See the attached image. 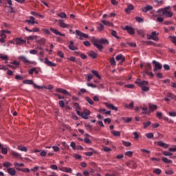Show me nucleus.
Masks as SVG:
<instances>
[{
    "label": "nucleus",
    "mask_w": 176,
    "mask_h": 176,
    "mask_svg": "<svg viewBox=\"0 0 176 176\" xmlns=\"http://www.w3.org/2000/svg\"><path fill=\"white\" fill-rule=\"evenodd\" d=\"M85 127L88 131H92L93 130V126L89 124H85Z\"/></svg>",
    "instance_id": "34"
},
{
    "label": "nucleus",
    "mask_w": 176,
    "mask_h": 176,
    "mask_svg": "<svg viewBox=\"0 0 176 176\" xmlns=\"http://www.w3.org/2000/svg\"><path fill=\"white\" fill-rule=\"evenodd\" d=\"M62 94H65V96H71V93L68 92L65 89H62Z\"/></svg>",
    "instance_id": "50"
},
{
    "label": "nucleus",
    "mask_w": 176,
    "mask_h": 176,
    "mask_svg": "<svg viewBox=\"0 0 176 176\" xmlns=\"http://www.w3.org/2000/svg\"><path fill=\"white\" fill-rule=\"evenodd\" d=\"M15 79H16V80H23V79H24V77L23 76L16 75Z\"/></svg>",
    "instance_id": "52"
},
{
    "label": "nucleus",
    "mask_w": 176,
    "mask_h": 176,
    "mask_svg": "<svg viewBox=\"0 0 176 176\" xmlns=\"http://www.w3.org/2000/svg\"><path fill=\"white\" fill-rule=\"evenodd\" d=\"M101 23H102L103 25H113V24L108 21L101 20Z\"/></svg>",
    "instance_id": "29"
},
{
    "label": "nucleus",
    "mask_w": 176,
    "mask_h": 176,
    "mask_svg": "<svg viewBox=\"0 0 176 176\" xmlns=\"http://www.w3.org/2000/svg\"><path fill=\"white\" fill-rule=\"evenodd\" d=\"M59 106L60 108H64L65 107V103H64V100L59 101Z\"/></svg>",
    "instance_id": "55"
},
{
    "label": "nucleus",
    "mask_w": 176,
    "mask_h": 176,
    "mask_svg": "<svg viewBox=\"0 0 176 176\" xmlns=\"http://www.w3.org/2000/svg\"><path fill=\"white\" fill-rule=\"evenodd\" d=\"M68 47H69V49L70 50H73V51H74V50H78V47H75V46H74V45H68Z\"/></svg>",
    "instance_id": "48"
},
{
    "label": "nucleus",
    "mask_w": 176,
    "mask_h": 176,
    "mask_svg": "<svg viewBox=\"0 0 176 176\" xmlns=\"http://www.w3.org/2000/svg\"><path fill=\"white\" fill-rule=\"evenodd\" d=\"M168 38L170 39L172 43L175 44V46H176V36H169Z\"/></svg>",
    "instance_id": "30"
},
{
    "label": "nucleus",
    "mask_w": 176,
    "mask_h": 176,
    "mask_svg": "<svg viewBox=\"0 0 176 176\" xmlns=\"http://www.w3.org/2000/svg\"><path fill=\"white\" fill-rule=\"evenodd\" d=\"M7 2L8 5H10V6L8 7L10 9V10H9L10 13H14V10L13 7H12V0H7Z\"/></svg>",
    "instance_id": "22"
},
{
    "label": "nucleus",
    "mask_w": 176,
    "mask_h": 176,
    "mask_svg": "<svg viewBox=\"0 0 176 176\" xmlns=\"http://www.w3.org/2000/svg\"><path fill=\"white\" fill-rule=\"evenodd\" d=\"M0 58H1V60H8L9 58L8 57L7 55H2L0 54Z\"/></svg>",
    "instance_id": "58"
},
{
    "label": "nucleus",
    "mask_w": 176,
    "mask_h": 176,
    "mask_svg": "<svg viewBox=\"0 0 176 176\" xmlns=\"http://www.w3.org/2000/svg\"><path fill=\"white\" fill-rule=\"evenodd\" d=\"M50 31L52 32H53L54 34H55V35H59L60 36H65V34L60 32L58 30L54 29V28H50Z\"/></svg>",
    "instance_id": "9"
},
{
    "label": "nucleus",
    "mask_w": 176,
    "mask_h": 176,
    "mask_svg": "<svg viewBox=\"0 0 176 176\" xmlns=\"http://www.w3.org/2000/svg\"><path fill=\"white\" fill-rule=\"evenodd\" d=\"M118 33L115 30L111 31V35L114 36V38H116V39H120V37L117 35Z\"/></svg>",
    "instance_id": "40"
},
{
    "label": "nucleus",
    "mask_w": 176,
    "mask_h": 176,
    "mask_svg": "<svg viewBox=\"0 0 176 176\" xmlns=\"http://www.w3.org/2000/svg\"><path fill=\"white\" fill-rule=\"evenodd\" d=\"M11 154L16 159H21V160H23V157H21V155L19 154V153L12 151Z\"/></svg>",
    "instance_id": "15"
},
{
    "label": "nucleus",
    "mask_w": 176,
    "mask_h": 176,
    "mask_svg": "<svg viewBox=\"0 0 176 176\" xmlns=\"http://www.w3.org/2000/svg\"><path fill=\"white\" fill-rule=\"evenodd\" d=\"M91 74H93L94 76L98 78V79H101V76L98 74V72L96 70H91Z\"/></svg>",
    "instance_id": "25"
},
{
    "label": "nucleus",
    "mask_w": 176,
    "mask_h": 176,
    "mask_svg": "<svg viewBox=\"0 0 176 176\" xmlns=\"http://www.w3.org/2000/svg\"><path fill=\"white\" fill-rule=\"evenodd\" d=\"M15 44L16 45H24L27 43L25 40H23L21 38H15Z\"/></svg>",
    "instance_id": "10"
},
{
    "label": "nucleus",
    "mask_w": 176,
    "mask_h": 176,
    "mask_svg": "<svg viewBox=\"0 0 176 176\" xmlns=\"http://www.w3.org/2000/svg\"><path fill=\"white\" fill-rule=\"evenodd\" d=\"M57 54L60 58H64V53L63 52L58 51Z\"/></svg>",
    "instance_id": "61"
},
{
    "label": "nucleus",
    "mask_w": 176,
    "mask_h": 176,
    "mask_svg": "<svg viewBox=\"0 0 176 176\" xmlns=\"http://www.w3.org/2000/svg\"><path fill=\"white\" fill-rule=\"evenodd\" d=\"M17 149L19 151H21V152H27V151H28V149L27 148V147L25 146H23L22 145H19L17 146Z\"/></svg>",
    "instance_id": "23"
},
{
    "label": "nucleus",
    "mask_w": 176,
    "mask_h": 176,
    "mask_svg": "<svg viewBox=\"0 0 176 176\" xmlns=\"http://www.w3.org/2000/svg\"><path fill=\"white\" fill-rule=\"evenodd\" d=\"M144 74H145L146 75H148V76H151V78H153V76H155V75L153 74V73L149 72H148V71H145V72H144Z\"/></svg>",
    "instance_id": "49"
},
{
    "label": "nucleus",
    "mask_w": 176,
    "mask_h": 176,
    "mask_svg": "<svg viewBox=\"0 0 176 176\" xmlns=\"http://www.w3.org/2000/svg\"><path fill=\"white\" fill-rule=\"evenodd\" d=\"M89 115H90V110H85L81 113V118L82 119H89Z\"/></svg>",
    "instance_id": "7"
},
{
    "label": "nucleus",
    "mask_w": 176,
    "mask_h": 176,
    "mask_svg": "<svg viewBox=\"0 0 176 176\" xmlns=\"http://www.w3.org/2000/svg\"><path fill=\"white\" fill-rule=\"evenodd\" d=\"M125 108H128L129 109H133V108H134V102H132L129 105L125 104Z\"/></svg>",
    "instance_id": "39"
},
{
    "label": "nucleus",
    "mask_w": 176,
    "mask_h": 176,
    "mask_svg": "<svg viewBox=\"0 0 176 176\" xmlns=\"http://www.w3.org/2000/svg\"><path fill=\"white\" fill-rule=\"evenodd\" d=\"M151 121H148L147 122H144V129H146V127H149V125L151 124Z\"/></svg>",
    "instance_id": "54"
},
{
    "label": "nucleus",
    "mask_w": 176,
    "mask_h": 176,
    "mask_svg": "<svg viewBox=\"0 0 176 176\" xmlns=\"http://www.w3.org/2000/svg\"><path fill=\"white\" fill-rule=\"evenodd\" d=\"M111 134H113L114 137H120V131H111Z\"/></svg>",
    "instance_id": "33"
},
{
    "label": "nucleus",
    "mask_w": 176,
    "mask_h": 176,
    "mask_svg": "<svg viewBox=\"0 0 176 176\" xmlns=\"http://www.w3.org/2000/svg\"><path fill=\"white\" fill-rule=\"evenodd\" d=\"M147 39H153L155 41V31L151 32V34H147Z\"/></svg>",
    "instance_id": "28"
},
{
    "label": "nucleus",
    "mask_w": 176,
    "mask_h": 176,
    "mask_svg": "<svg viewBox=\"0 0 176 176\" xmlns=\"http://www.w3.org/2000/svg\"><path fill=\"white\" fill-rule=\"evenodd\" d=\"M88 56L91 57V58H97V56H98V54L96 53L94 51L91 50L87 53Z\"/></svg>",
    "instance_id": "11"
},
{
    "label": "nucleus",
    "mask_w": 176,
    "mask_h": 176,
    "mask_svg": "<svg viewBox=\"0 0 176 176\" xmlns=\"http://www.w3.org/2000/svg\"><path fill=\"white\" fill-rule=\"evenodd\" d=\"M91 42L94 43L95 47H96L100 52H102V50H104V46H102V45H109V41H108L107 38H92Z\"/></svg>",
    "instance_id": "1"
},
{
    "label": "nucleus",
    "mask_w": 176,
    "mask_h": 176,
    "mask_svg": "<svg viewBox=\"0 0 176 176\" xmlns=\"http://www.w3.org/2000/svg\"><path fill=\"white\" fill-rule=\"evenodd\" d=\"M60 171H63L64 173H72V169L71 168L62 167L60 168Z\"/></svg>",
    "instance_id": "18"
},
{
    "label": "nucleus",
    "mask_w": 176,
    "mask_h": 176,
    "mask_svg": "<svg viewBox=\"0 0 176 176\" xmlns=\"http://www.w3.org/2000/svg\"><path fill=\"white\" fill-rule=\"evenodd\" d=\"M166 97H168L169 98H172V100H175L176 101V96L173 94V93L169 92L167 94Z\"/></svg>",
    "instance_id": "26"
},
{
    "label": "nucleus",
    "mask_w": 176,
    "mask_h": 176,
    "mask_svg": "<svg viewBox=\"0 0 176 176\" xmlns=\"http://www.w3.org/2000/svg\"><path fill=\"white\" fill-rule=\"evenodd\" d=\"M36 43L38 45H45V43H46V38H41V40H36Z\"/></svg>",
    "instance_id": "27"
},
{
    "label": "nucleus",
    "mask_w": 176,
    "mask_h": 176,
    "mask_svg": "<svg viewBox=\"0 0 176 176\" xmlns=\"http://www.w3.org/2000/svg\"><path fill=\"white\" fill-rule=\"evenodd\" d=\"M162 160L164 163H165L166 164H173V161L171 160H168V158L167 157H162Z\"/></svg>",
    "instance_id": "24"
},
{
    "label": "nucleus",
    "mask_w": 176,
    "mask_h": 176,
    "mask_svg": "<svg viewBox=\"0 0 176 176\" xmlns=\"http://www.w3.org/2000/svg\"><path fill=\"white\" fill-rule=\"evenodd\" d=\"M158 146H161V148H164V149H167L170 146V144H167L162 141L157 142Z\"/></svg>",
    "instance_id": "8"
},
{
    "label": "nucleus",
    "mask_w": 176,
    "mask_h": 176,
    "mask_svg": "<svg viewBox=\"0 0 176 176\" xmlns=\"http://www.w3.org/2000/svg\"><path fill=\"white\" fill-rule=\"evenodd\" d=\"M148 108H149L150 112H153V111L155 109V105L149 103L148 104Z\"/></svg>",
    "instance_id": "43"
},
{
    "label": "nucleus",
    "mask_w": 176,
    "mask_h": 176,
    "mask_svg": "<svg viewBox=\"0 0 176 176\" xmlns=\"http://www.w3.org/2000/svg\"><path fill=\"white\" fill-rule=\"evenodd\" d=\"M135 20H136V21H138V23H144V19H142L140 16H136Z\"/></svg>",
    "instance_id": "47"
},
{
    "label": "nucleus",
    "mask_w": 176,
    "mask_h": 176,
    "mask_svg": "<svg viewBox=\"0 0 176 176\" xmlns=\"http://www.w3.org/2000/svg\"><path fill=\"white\" fill-rule=\"evenodd\" d=\"M157 118L162 119L163 118V113L162 112H157Z\"/></svg>",
    "instance_id": "59"
},
{
    "label": "nucleus",
    "mask_w": 176,
    "mask_h": 176,
    "mask_svg": "<svg viewBox=\"0 0 176 176\" xmlns=\"http://www.w3.org/2000/svg\"><path fill=\"white\" fill-rule=\"evenodd\" d=\"M122 144L126 147L131 146V142H130L122 141Z\"/></svg>",
    "instance_id": "45"
},
{
    "label": "nucleus",
    "mask_w": 176,
    "mask_h": 176,
    "mask_svg": "<svg viewBox=\"0 0 176 176\" xmlns=\"http://www.w3.org/2000/svg\"><path fill=\"white\" fill-rule=\"evenodd\" d=\"M133 9H134V6H133V4H130L125 9V12H126V13H130V12H131V10H133Z\"/></svg>",
    "instance_id": "20"
},
{
    "label": "nucleus",
    "mask_w": 176,
    "mask_h": 176,
    "mask_svg": "<svg viewBox=\"0 0 176 176\" xmlns=\"http://www.w3.org/2000/svg\"><path fill=\"white\" fill-rule=\"evenodd\" d=\"M164 120H165L166 122H167L168 123H173L174 121H173L172 120H170L168 118V117H164Z\"/></svg>",
    "instance_id": "60"
},
{
    "label": "nucleus",
    "mask_w": 176,
    "mask_h": 176,
    "mask_svg": "<svg viewBox=\"0 0 176 176\" xmlns=\"http://www.w3.org/2000/svg\"><path fill=\"white\" fill-rule=\"evenodd\" d=\"M0 149H1V153H3V155H8V148H4L3 146L0 147Z\"/></svg>",
    "instance_id": "38"
},
{
    "label": "nucleus",
    "mask_w": 176,
    "mask_h": 176,
    "mask_svg": "<svg viewBox=\"0 0 176 176\" xmlns=\"http://www.w3.org/2000/svg\"><path fill=\"white\" fill-rule=\"evenodd\" d=\"M125 155L128 156L129 157H133V151H127L125 153Z\"/></svg>",
    "instance_id": "51"
},
{
    "label": "nucleus",
    "mask_w": 176,
    "mask_h": 176,
    "mask_svg": "<svg viewBox=\"0 0 176 176\" xmlns=\"http://www.w3.org/2000/svg\"><path fill=\"white\" fill-rule=\"evenodd\" d=\"M162 14H164V16H166V17H173L174 14L171 11L164 10L163 11Z\"/></svg>",
    "instance_id": "13"
},
{
    "label": "nucleus",
    "mask_w": 176,
    "mask_h": 176,
    "mask_svg": "<svg viewBox=\"0 0 176 176\" xmlns=\"http://www.w3.org/2000/svg\"><path fill=\"white\" fill-rule=\"evenodd\" d=\"M44 63H45L47 67H56L57 65L50 60L47 58H45Z\"/></svg>",
    "instance_id": "5"
},
{
    "label": "nucleus",
    "mask_w": 176,
    "mask_h": 176,
    "mask_svg": "<svg viewBox=\"0 0 176 176\" xmlns=\"http://www.w3.org/2000/svg\"><path fill=\"white\" fill-rule=\"evenodd\" d=\"M162 68H163V65L158 62L155 61V71H159V69H162Z\"/></svg>",
    "instance_id": "16"
},
{
    "label": "nucleus",
    "mask_w": 176,
    "mask_h": 176,
    "mask_svg": "<svg viewBox=\"0 0 176 176\" xmlns=\"http://www.w3.org/2000/svg\"><path fill=\"white\" fill-rule=\"evenodd\" d=\"M146 137L147 138H148L149 140H151V139L153 138L154 135H153V133H146Z\"/></svg>",
    "instance_id": "46"
},
{
    "label": "nucleus",
    "mask_w": 176,
    "mask_h": 176,
    "mask_svg": "<svg viewBox=\"0 0 176 176\" xmlns=\"http://www.w3.org/2000/svg\"><path fill=\"white\" fill-rule=\"evenodd\" d=\"M34 89H47L46 86H39L38 85H34Z\"/></svg>",
    "instance_id": "44"
},
{
    "label": "nucleus",
    "mask_w": 176,
    "mask_h": 176,
    "mask_svg": "<svg viewBox=\"0 0 176 176\" xmlns=\"http://www.w3.org/2000/svg\"><path fill=\"white\" fill-rule=\"evenodd\" d=\"M23 83H24V85H32L34 87V85H36L35 83H34V80H24L23 81Z\"/></svg>",
    "instance_id": "21"
},
{
    "label": "nucleus",
    "mask_w": 176,
    "mask_h": 176,
    "mask_svg": "<svg viewBox=\"0 0 176 176\" xmlns=\"http://www.w3.org/2000/svg\"><path fill=\"white\" fill-rule=\"evenodd\" d=\"M7 172L8 173V174H10V175L11 176H14L16 175V170H14V168H8L7 169Z\"/></svg>",
    "instance_id": "14"
},
{
    "label": "nucleus",
    "mask_w": 176,
    "mask_h": 176,
    "mask_svg": "<svg viewBox=\"0 0 176 176\" xmlns=\"http://www.w3.org/2000/svg\"><path fill=\"white\" fill-rule=\"evenodd\" d=\"M84 142H85L86 144H91V140H90V139L85 138H84Z\"/></svg>",
    "instance_id": "63"
},
{
    "label": "nucleus",
    "mask_w": 176,
    "mask_h": 176,
    "mask_svg": "<svg viewBox=\"0 0 176 176\" xmlns=\"http://www.w3.org/2000/svg\"><path fill=\"white\" fill-rule=\"evenodd\" d=\"M162 155H164V156H173V153L168 151H162Z\"/></svg>",
    "instance_id": "41"
},
{
    "label": "nucleus",
    "mask_w": 176,
    "mask_h": 176,
    "mask_svg": "<svg viewBox=\"0 0 176 176\" xmlns=\"http://www.w3.org/2000/svg\"><path fill=\"white\" fill-rule=\"evenodd\" d=\"M3 167H6V168H9V167L12 166V164H10V162H6L3 163Z\"/></svg>",
    "instance_id": "37"
},
{
    "label": "nucleus",
    "mask_w": 176,
    "mask_h": 176,
    "mask_svg": "<svg viewBox=\"0 0 176 176\" xmlns=\"http://www.w3.org/2000/svg\"><path fill=\"white\" fill-rule=\"evenodd\" d=\"M74 108H76V109H80V106L79 105V103L75 102L74 104Z\"/></svg>",
    "instance_id": "62"
},
{
    "label": "nucleus",
    "mask_w": 176,
    "mask_h": 176,
    "mask_svg": "<svg viewBox=\"0 0 176 176\" xmlns=\"http://www.w3.org/2000/svg\"><path fill=\"white\" fill-rule=\"evenodd\" d=\"M57 16L60 17V19H65L67 17V14H65V12L58 13Z\"/></svg>",
    "instance_id": "36"
},
{
    "label": "nucleus",
    "mask_w": 176,
    "mask_h": 176,
    "mask_svg": "<svg viewBox=\"0 0 176 176\" xmlns=\"http://www.w3.org/2000/svg\"><path fill=\"white\" fill-rule=\"evenodd\" d=\"M25 23H28L29 25H34L35 24V17L30 16V19H27Z\"/></svg>",
    "instance_id": "6"
},
{
    "label": "nucleus",
    "mask_w": 176,
    "mask_h": 176,
    "mask_svg": "<svg viewBox=\"0 0 176 176\" xmlns=\"http://www.w3.org/2000/svg\"><path fill=\"white\" fill-rule=\"evenodd\" d=\"M19 60H20L21 61H23V63H25V64L30 63V60H28V59H27V58H25V56H19Z\"/></svg>",
    "instance_id": "19"
},
{
    "label": "nucleus",
    "mask_w": 176,
    "mask_h": 176,
    "mask_svg": "<svg viewBox=\"0 0 176 176\" xmlns=\"http://www.w3.org/2000/svg\"><path fill=\"white\" fill-rule=\"evenodd\" d=\"M85 100L87 102H89L90 104V105H94V101H93V100H91V98H89V96H87L85 98Z\"/></svg>",
    "instance_id": "31"
},
{
    "label": "nucleus",
    "mask_w": 176,
    "mask_h": 176,
    "mask_svg": "<svg viewBox=\"0 0 176 176\" xmlns=\"http://www.w3.org/2000/svg\"><path fill=\"white\" fill-rule=\"evenodd\" d=\"M153 10V7H152V6L146 5V6H145L142 9V11L143 12V13H146V12H149V10Z\"/></svg>",
    "instance_id": "12"
},
{
    "label": "nucleus",
    "mask_w": 176,
    "mask_h": 176,
    "mask_svg": "<svg viewBox=\"0 0 176 176\" xmlns=\"http://www.w3.org/2000/svg\"><path fill=\"white\" fill-rule=\"evenodd\" d=\"M76 35H78V36H80V38H78V39H80V41H82L83 39V38H89V34H86L82 32H80V30H76Z\"/></svg>",
    "instance_id": "2"
},
{
    "label": "nucleus",
    "mask_w": 176,
    "mask_h": 176,
    "mask_svg": "<svg viewBox=\"0 0 176 176\" xmlns=\"http://www.w3.org/2000/svg\"><path fill=\"white\" fill-rule=\"evenodd\" d=\"M138 80H139V82H135V83L138 85L139 87H143L144 86H146V85H148V81H146V80L141 81V79L140 78H138Z\"/></svg>",
    "instance_id": "4"
},
{
    "label": "nucleus",
    "mask_w": 176,
    "mask_h": 176,
    "mask_svg": "<svg viewBox=\"0 0 176 176\" xmlns=\"http://www.w3.org/2000/svg\"><path fill=\"white\" fill-rule=\"evenodd\" d=\"M59 25L61 27V28H67L68 27V25H67L65 23H64V20L59 19L58 20Z\"/></svg>",
    "instance_id": "17"
},
{
    "label": "nucleus",
    "mask_w": 176,
    "mask_h": 176,
    "mask_svg": "<svg viewBox=\"0 0 176 176\" xmlns=\"http://www.w3.org/2000/svg\"><path fill=\"white\" fill-rule=\"evenodd\" d=\"M91 79H93V74H88L87 81L90 82V80H91Z\"/></svg>",
    "instance_id": "53"
},
{
    "label": "nucleus",
    "mask_w": 176,
    "mask_h": 176,
    "mask_svg": "<svg viewBox=\"0 0 176 176\" xmlns=\"http://www.w3.org/2000/svg\"><path fill=\"white\" fill-rule=\"evenodd\" d=\"M169 116L175 117L176 116V112L175 111H170L168 113Z\"/></svg>",
    "instance_id": "64"
},
{
    "label": "nucleus",
    "mask_w": 176,
    "mask_h": 176,
    "mask_svg": "<svg viewBox=\"0 0 176 176\" xmlns=\"http://www.w3.org/2000/svg\"><path fill=\"white\" fill-rule=\"evenodd\" d=\"M122 120H123L124 122H125V123H130V122H131V120H133V118H131L123 117V118H122Z\"/></svg>",
    "instance_id": "35"
},
{
    "label": "nucleus",
    "mask_w": 176,
    "mask_h": 176,
    "mask_svg": "<svg viewBox=\"0 0 176 176\" xmlns=\"http://www.w3.org/2000/svg\"><path fill=\"white\" fill-rule=\"evenodd\" d=\"M27 41H34L38 39V36H30L26 38Z\"/></svg>",
    "instance_id": "32"
},
{
    "label": "nucleus",
    "mask_w": 176,
    "mask_h": 176,
    "mask_svg": "<svg viewBox=\"0 0 176 176\" xmlns=\"http://www.w3.org/2000/svg\"><path fill=\"white\" fill-rule=\"evenodd\" d=\"M155 174H157V175H160V174H162V170H160L159 168H155Z\"/></svg>",
    "instance_id": "56"
},
{
    "label": "nucleus",
    "mask_w": 176,
    "mask_h": 176,
    "mask_svg": "<svg viewBox=\"0 0 176 176\" xmlns=\"http://www.w3.org/2000/svg\"><path fill=\"white\" fill-rule=\"evenodd\" d=\"M124 31H127L129 35H134L135 32H134V28L133 27H129V25H126L124 28H123Z\"/></svg>",
    "instance_id": "3"
},
{
    "label": "nucleus",
    "mask_w": 176,
    "mask_h": 176,
    "mask_svg": "<svg viewBox=\"0 0 176 176\" xmlns=\"http://www.w3.org/2000/svg\"><path fill=\"white\" fill-rule=\"evenodd\" d=\"M98 30L101 32V31H104L105 27H104V25H102V23H100V26L97 28Z\"/></svg>",
    "instance_id": "42"
},
{
    "label": "nucleus",
    "mask_w": 176,
    "mask_h": 176,
    "mask_svg": "<svg viewBox=\"0 0 176 176\" xmlns=\"http://www.w3.org/2000/svg\"><path fill=\"white\" fill-rule=\"evenodd\" d=\"M110 63L111 65H116V61L115 60V58H111L110 60Z\"/></svg>",
    "instance_id": "57"
}]
</instances>
